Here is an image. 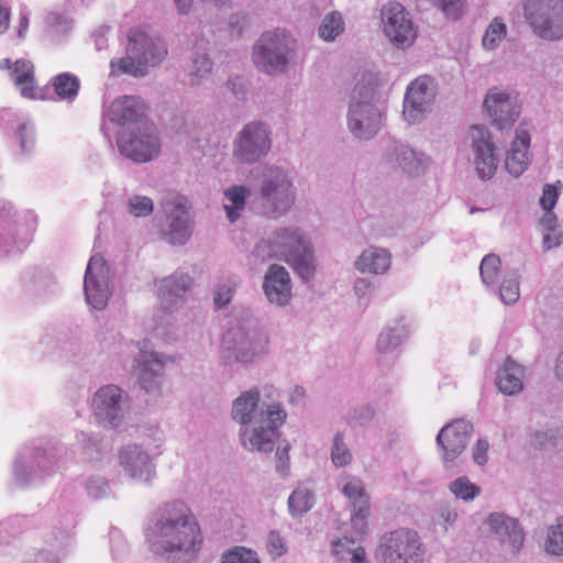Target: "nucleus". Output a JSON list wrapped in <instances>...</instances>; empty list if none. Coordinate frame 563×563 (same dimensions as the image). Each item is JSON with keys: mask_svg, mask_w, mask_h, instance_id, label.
<instances>
[{"mask_svg": "<svg viewBox=\"0 0 563 563\" xmlns=\"http://www.w3.org/2000/svg\"><path fill=\"white\" fill-rule=\"evenodd\" d=\"M343 494L352 501V525L364 533L365 519L369 516V499L360 479H352L343 487Z\"/></svg>", "mask_w": 563, "mask_h": 563, "instance_id": "b1692460", "label": "nucleus"}, {"mask_svg": "<svg viewBox=\"0 0 563 563\" xmlns=\"http://www.w3.org/2000/svg\"><path fill=\"white\" fill-rule=\"evenodd\" d=\"M355 266L362 273L382 274L390 266V255L386 250L371 247L362 253Z\"/></svg>", "mask_w": 563, "mask_h": 563, "instance_id": "cd10ccee", "label": "nucleus"}, {"mask_svg": "<svg viewBox=\"0 0 563 563\" xmlns=\"http://www.w3.org/2000/svg\"><path fill=\"white\" fill-rule=\"evenodd\" d=\"M530 132L526 124H520L516 130L515 139L510 143V147L506 155L505 167L507 172L518 177L530 164Z\"/></svg>", "mask_w": 563, "mask_h": 563, "instance_id": "aec40b11", "label": "nucleus"}, {"mask_svg": "<svg viewBox=\"0 0 563 563\" xmlns=\"http://www.w3.org/2000/svg\"><path fill=\"white\" fill-rule=\"evenodd\" d=\"M380 113L369 101L351 102L349 125L352 133L358 139L373 137L379 128Z\"/></svg>", "mask_w": 563, "mask_h": 563, "instance_id": "6ab92c4d", "label": "nucleus"}, {"mask_svg": "<svg viewBox=\"0 0 563 563\" xmlns=\"http://www.w3.org/2000/svg\"><path fill=\"white\" fill-rule=\"evenodd\" d=\"M464 0H437L438 4L442 9V11L452 19H457L460 16L462 2Z\"/></svg>", "mask_w": 563, "mask_h": 563, "instance_id": "864d4df0", "label": "nucleus"}, {"mask_svg": "<svg viewBox=\"0 0 563 563\" xmlns=\"http://www.w3.org/2000/svg\"><path fill=\"white\" fill-rule=\"evenodd\" d=\"M295 40L283 31L264 33L254 47L255 65L267 74L285 70Z\"/></svg>", "mask_w": 563, "mask_h": 563, "instance_id": "6e6552de", "label": "nucleus"}, {"mask_svg": "<svg viewBox=\"0 0 563 563\" xmlns=\"http://www.w3.org/2000/svg\"><path fill=\"white\" fill-rule=\"evenodd\" d=\"M107 268L102 258L91 257L85 274L84 288L87 302L95 309H103L109 299Z\"/></svg>", "mask_w": 563, "mask_h": 563, "instance_id": "dca6fc26", "label": "nucleus"}, {"mask_svg": "<svg viewBox=\"0 0 563 563\" xmlns=\"http://www.w3.org/2000/svg\"><path fill=\"white\" fill-rule=\"evenodd\" d=\"M264 291L271 302L286 305L290 298L291 287L287 271L279 265H272L264 278Z\"/></svg>", "mask_w": 563, "mask_h": 563, "instance_id": "5701e85b", "label": "nucleus"}, {"mask_svg": "<svg viewBox=\"0 0 563 563\" xmlns=\"http://www.w3.org/2000/svg\"><path fill=\"white\" fill-rule=\"evenodd\" d=\"M260 401V393L252 389L243 393L233 402L232 418L241 424L255 422L249 437L252 450L272 452L275 440L279 437L278 429L284 424L287 413L279 404H271L255 412Z\"/></svg>", "mask_w": 563, "mask_h": 563, "instance_id": "f03ea898", "label": "nucleus"}, {"mask_svg": "<svg viewBox=\"0 0 563 563\" xmlns=\"http://www.w3.org/2000/svg\"><path fill=\"white\" fill-rule=\"evenodd\" d=\"M376 556L382 563H421L424 549L417 531L398 529L380 539Z\"/></svg>", "mask_w": 563, "mask_h": 563, "instance_id": "39448f33", "label": "nucleus"}, {"mask_svg": "<svg viewBox=\"0 0 563 563\" xmlns=\"http://www.w3.org/2000/svg\"><path fill=\"white\" fill-rule=\"evenodd\" d=\"M350 563H369L366 551L362 545H357V548L351 553L347 558Z\"/></svg>", "mask_w": 563, "mask_h": 563, "instance_id": "4d7b16f0", "label": "nucleus"}, {"mask_svg": "<svg viewBox=\"0 0 563 563\" xmlns=\"http://www.w3.org/2000/svg\"><path fill=\"white\" fill-rule=\"evenodd\" d=\"M52 87L59 99L73 101L79 91L80 81L69 73L56 75L51 80Z\"/></svg>", "mask_w": 563, "mask_h": 563, "instance_id": "7c9ffc66", "label": "nucleus"}, {"mask_svg": "<svg viewBox=\"0 0 563 563\" xmlns=\"http://www.w3.org/2000/svg\"><path fill=\"white\" fill-rule=\"evenodd\" d=\"M258 198L261 212L266 217H278L289 210L295 196L287 175L279 168H267L263 174Z\"/></svg>", "mask_w": 563, "mask_h": 563, "instance_id": "0eeeda50", "label": "nucleus"}, {"mask_svg": "<svg viewBox=\"0 0 563 563\" xmlns=\"http://www.w3.org/2000/svg\"><path fill=\"white\" fill-rule=\"evenodd\" d=\"M451 493L465 501L473 500L479 495V487L473 484L466 476H461L450 484Z\"/></svg>", "mask_w": 563, "mask_h": 563, "instance_id": "e433bc0d", "label": "nucleus"}, {"mask_svg": "<svg viewBox=\"0 0 563 563\" xmlns=\"http://www.w3.org/2000/svg\"><path fill=\"white\" fill-rule=\"evenodd\" d=\"M180 13H187L194 0H174Z\"/></svg>", "mask_w": 563, "mask_h": 563, "instance_id": "680f3d73", "label": "nucleus"}, {"mask_svg": "<svg viewBox=\"0 0 563 563\" xmlns=\"http://www.w3.org/2000/svg\"><path fill=\"white\" fill-rule=\"evenodd\" d=\"M212 67L211 60L207 56H200L194 60V71L191 73V82L195 84V78H201L205 74L210 73Z\"/></svg>", "mask_w": 563, "mask_h": 563, "instance_id": "603ef678", "label": "nucleus"}, {"mask_svg": "<svg viewBox=\"0 0 563 563\" xmlns=\"http://www.w3.org/2000/svg\"><path fill=\"white\" fill-rule=\"evenodd\" d=\"M192 285V279L184 274H175L159 282L158 292L164 309L170 310L177 306L183 294Z\"/></svg>", "mask_w": 563, "mask_h": 563, "instance_id": "393cba45", "label": "nucleus"}, {"mask_svg": "<svg viewBox=\"0 0 563 563\" xmlns=\"http://www.w3.org/2000/svg\"><path fill=\"white\" fill-rule=\"evenodd\" d=\"M27 25H29V19L25 15H23L21 18L20 29H19V36L20 37L23 35V32L27 29Z\"/></svg>", "mask_w": 563, "mask_h": 563, "instance_id": "69168bd1", "label": "nucleus"}, {"mask_svg": "<svg viewBox=\"0 0 563 563\" xmlns=\"http://www.w3.org/2000/svg\"><path fill=\"white\" fill-rule=\"evenodd\" d=\"M140 380L142 387L150 391L157 386L156 378L162 374L163 363L156 353L144 355L139 361Z\"/></svg>", "mask_w": 563, "mask_h": 563, "instance_id": "c85d7f7f", "label": "nucleus"}, {"mask_svg": "<svg viewBox=\"0 0 563 563\" xmlns=\"http://www.w3.org/2000/svg\"><path fill=\"white\" fill-rule=\"evenodd\" d=\"M343 20L340 13L332 12L328 14L319 26V35L324 41H333L343 32Z\"/></svg>", "mask_w": 563, "mask_h": 563, "instance_id": "f704fd0d", "label": "nucleus"}, {"mask_svg": "<svg viewBox=\"0 0 563 563\" xmlns=\"http://www.w3.org/2000/svg\"><path fill=\"white\" fill-rule=\"evenodd\" d=\"M238 80H239V79H235V80H231V81L229 82V85H231V86H232V88H231V89H232V91H233L235 95H239V92H240V91L236 89V86H238V82H236V81H238Z\"/></svg>", "mask_w": 563, "mask_h": 563, "instance_id": "774afa93", "label": "nucleus"}, {"mask_svg": "<svg viewBox=\"0 0 563 563\" xmlns=\"http://www.w3.org/2000/svg\"><path fill=\"white\" fill-rule=\"evenodd\" d=\"M499 291L505 303H514L519 298V283L515 279L504 280Z\"/></svg>", "mask_w": 563, "mask_h": 563, "instance_id": "09e8293b", "label": "nucleus"}, {"mask_svg": "<svg viewBox=\"0 0 563 563\" xmlns=\"http://www.w3.org/2000/svg\"><path fill=\"white\" fill-rule=\"evenodd\" d=\"M545 549L554 555L563 554V525L559 523L550 528Z\"/></svg>", "mask_w": 563, "mask_h": 563, "instance_id": "c03bdc74", "label": "nucleus"}, {"mask_svg": "<svg viewBox=\"0 0 563 563\" xmlns=\"http://www.w3.org/2000/svg\"><path fill=\"white\" fill-rule=\"evenodd\" d=\"M120 461L125 471L136 477L148 466L150 457L139 446H128L120 453Z\"/></svg>", "mask_w": 563, "mask_h": 563, "instance_id": "c756f323", "label": "nucleus"}, {"mask_svg": "<svg viewBox=\"0 0 563 563\" xmlns=\"http://www.w3.org/2000/svg\"><path fill=\"white\" fill-rule=\"evenodd\" d=\"M522 11L538 36L551 41L563 37V0H525Z\"/></svg>", "mask_w": 563, "mask_h": 563, "instance_id": "423d86ee", "label": "nucleus"}, {"mask_svg": "<svg viewBox=\"0 0 563 563\" xmlns=\"http://www.w3.org/2000/svg\"><path fill=\"white\" fill-rule=\"evenodd\" d=\"M500 267V258L495 254L486 255L481 263V276L486 285L496 282Z\"/></svg>", "mask_w": 563, "mask_h": 563, "instance_id": "ea45409f", "label": "nucleus"}, {"mask_svg": "<svg viewBox=\"0 0 563 563\" xmlns=\"http://www.w3.org/2000/svg\"><path fill=\"white\" fill-rule=\"evenodd\" d=\"M0 68L11 70L10 75L13 81L14 79H24L34 75V65L27 59H18L12 63L11 59L4 58L0 63Z\"/></svg>", "mask_w": 563, "mask_h": 563, "instance_id": "4c0bfd02", "label": "nucleus"}, {"mask_svg": "<svg viewBox=\"0 0 563 563\" xmlns=\"http://www.w3.org/2000/svg\"><path fill=\"white\" fill-rule=\"evenodd\" d=\"M373 416H374V411L369 407H364L362 409V417H361L362 420H365V421L371 420L373 418Z\"/></svg>", "mask_w": 563, "mask_h": 563, "instance_id": "e2e57ef3", "label": "nucleus"}, {"mask_svg": "<svg viewBox=\"0 0 563 563\" xmlns=\"http://www.w3.org/2000/svg\"><path fill=\"white\" fill-rule=\"evenodd\" d=\"M14 85L20 91L21 96L26 99H38L41 98L40 92L36 87V81L34 75L27 78L14 79Z\"/></svg>", "mask_w": 563, "mask_h": 563, "instance_id": "de8ad7c7", "label": "nucleus"}, {"mask_svg": "<svg viewBox=\"0 0 563 563\" xmlns=\"http://www.w3.org/2000/svg\"><path fill=\"white\" fill-rule=\"evenodd\" d=\"M225 362L236 361L250 363L256 356L263 354L266 342L252 340L242 328L229 331L223 338Z\"/></svg>", "mask_w": 563, "mask_h": 563, "instance_id": "f3484780", "label": "nucleus"}, {"mask_svg": "<svg viewBox=\"0 0 563 563\" xmlns=\"http://www.w3.org/2000/svg\"><path fill=\"white\" fill-rule=\"evenodd\" d=\"M289 445L287 444L285 448L277 450L276 457H277V471L285 476L288 473L289 470Z\"/></svg>", "mask_w": 563, "mask_h": 563, "instance_id": "6e6d98bb", "label": "nucleus"}, {"mask_svg": "<svg viewBox=\"0 0 563 563\" xmlns=\"http://www.w3.org/2000/svg\"><path fill=\"white\" fill-rule=\"evenodd\" d=\"M408 333V329L404 324H396L384 330L378 336L377 350L382 353L390 351L398 346Z\"/></svg>", "mask_w": 563, "mask_h": 563, "instance_id": "473e14b6", "label": "nucleus"}, {"mask_svg": "<svg viewBox=\"0 0 563 563\" xmlns=\"http://www.w3.org/2000/svg\"><path fill=\"white\" fill-rule=\"evenodd\" d=\"M256 251L263 257L284 260L303 279L313 275L311 249L297 230H277L268 241L258 244Z\"/></svg>", "mask_w": 563, "mask_h": 563, "instance_id": "20e7f679", "label": "nucleus"}, {"mask_svg": "<svg viewBox=\"0 0 563 563\" xmlns=\"http://www.w3.org/2000/svg\"><path fill=\"white\" fill-rule=\"evenodd\" d=\"M383 31L393 45L399 48L411 46L418 29L405 7L398 2H389L382 9Z\"/></svg>", "mask_w": 563, "mask_h": 563, "instance_id": "1a4fd4ad", "label": "nucleus"}, {"mask_svg": "<svg viewBox=\"0 0 563 563\" xmlns=\"http://www.w3.org/2000/svg\"><path fill=\"white\" fill-rule=\"evenodd\" d=\"M143 114L144 106L142 102L130 96L115 99L109 108L110 119L119 124L136 122Z\"/></svg>", "mask_w": 563, "mask_h": 563, "instance_id": "a878e982", "label": "nucleus"}, {"mask_svg": "<svg viewBox=\"0 0 563 563\" xmlns=\"http://www.w3.org/2000/svg\"><path fill=\"white\" fill-rule=\"evenodd\" d=\"M487 525L492 532L498 537L500 543L506 547L510 553L516 554L519 552L522 547L525 536L517 520L503 514H492L487 518Z\"/></svg>", "mask_w": 563, "mask_h": 563, "instance_id": "412c9836", "label": "nucleus"}, {"mask_svg": "<svg viewBox=\"0 0 563 563\" xmlns=\"http://www.w3.org/2000/svg\"><path fill=\"white\" fill-rule=\"evenodd\" d=\"M234 292V285H222L220 286L214 295V306L220 309L225 307L232 298V294Z\"/></svg>", "mask_w": 563, "mask_h": 563, "instance_id": "3c124183", "label": "nucleus"}, {"mask_svg": "<svg viewBox=\"0 0 563 563\" xmlns=\"http://www.w3.org/2000/svg\"><path fill=\"white\" fill-rule=\"evenodd\" d=\"M222 563H261L256 553L243 547L235 548L222 555Z\"/></svg>", "mask_w": 563, "mask_h": 563, "instance_id": "a19ab883", "label": "nucleus"}, {"mask_svg": "<svg viewBox=\"0 0 563 563\" xmlns=\"http://www.w3.org/2000/svg\"><path fill=\"white\" fill-rule=\"evenodd\" d=\"M10 24V11L0 3V33H4Z\"/></svg>", "mask_w": 563, "mask_h": 563, "instance_id": "13d9d810", "label": "nucleus"}, {"mask_svg": "<svg viewBox=\"0 0 563 563\" xmlns=\"http://www.w3.org/2000/svg\"><path fill=\"white\" fill-rule=\"evenodd\" d=\"M250 190L244 186H233L224 191L225 198L230 203L224 205L228 218L234 222L239 218V211L245 207V198Z\"/></svg>", "mask_w": 563, "mask_h": 563, "instance_id": "2f4dec72", "label": "nucleus"}, {"mask_svg": "<svg viewBox=\"0 0 563 563\" xmlns=\"http://www.w3.org/2000/svg\"><path fill=\"white\" fill-rule=\"evenodd\" d=\"M150 540L157 552H197L202 543L200 526L191 510L180 501L167 504L155 523Z\"/></svg>", "mask_w": 563, "mask_h": 563, "instance_id": "f257e3e1", "label": "nucleus"}, {"mask_svg": "<svg viewBox=\"0 0 563 563\" xmlns=\"http://www.w3.org/2000/svg\"><path fill=\"white\" fill-rule=\"evenodd\" d=\"M125 53L124 57L111 60L112 76L124 74L134 77L145 76L148 66H155L164 59L167 48L162 40L151 37L141 29H134L128 35Z\"/></svg>", "mask_w": 563, "mask_h": 563, "instance_id": "7ed1b4c3", "label": "nucleus"}, {"mask_svg": "<svg viewBox=\"0 0 563 563\" xmlns=\"http://www.w3.org/2000/svg\"><path fill=\"white\" fill-rule=\"evenodd\" d=\"M363 89H364V96L366 98H372L373 92H374L373 87H363Z\"/></svg>", "mask_w": 563, "mask_h": 563, "instance_id": "338daca9", "label": "nucleus"}, {"mask_svg": "<svg viewBox=\"0 0 563 563\" xmlns=\"http://www.w3.org/2000/svg\"><path fill=\"white\" fill-rule=\"evenodd\" d=\"M488 442L486 440H478L473 448V459L478 465H484L487 462Z\"/></svg>", "mask_w": 563, "mask_h": 563, "instance_id": "5fc2aeb1", "label": "nucleus"}, {"mask_svg": "<svg viewBox=\"0 0 563 563\" xmlns=\"http://www.w3.org/2000/svg\"><path fill=\"white\" fill-rule=\"evenodd\" d=\"M267 551L273 559L283 556L287 552L285 539L278 531H271L266 542Z\"/></svg>", "mask_w": 563, "mask_h": 563, "instance_id": "49530a36", "label": "nucleus"}, {"mask_svg": "<svg viewBox=\"0 0 563 563\" xmlns=\"http://www.w3.org/2000/svg\"><path fill=\"white\" fill-rule=\"evenodd\" d=\"M369 287L371 283L367 279L362 278L355 283L354 289L358 296H364Z\"/></svg>", "mask_w": 563, "mask_h": 563, "instance_id": "bf43d9fd", "label": "nucleus"}, {"mask_svg": "<svg viewBox=\"0 0 563 563\" xmlns=\"http://www.w3.org/2000/svg\"><path fill=\"white\" fill-rule=\"evenodd\" d=\"M484 106L493 119V123L500 130L511 125L520 114L518 93L499 88L489 90Z\"/></svg>", "mask_w": 563, "mask_h": 563, "instance_id": "f8f14e48", "label": "nucleus"}, {"mask_svg": "<svg viewBox=\"0 0 563 563\" xmlns=\"http://www.w3.org/2000/svg\"><path fill=\"white\" fill-rule=\"evenodd\" d=\"M313 504V496L307 489L295 490L288 499L289 511L292 516L306 514Z\"/></svg>", "mask_w": 563, "mask_h": 563, "instance_id": "c9c22d12", "label": "nucleus"}, {"mask_svg": "<svg viewBox=\"0 0 563 563\" xmlns=\"http://www.w3.org/2000/svg\"><path fill=\"white\" fill-rule=\"evenodd\" d=\"M119 147L126 157L135 162H147L157 156L159 142L154 128L150 124H143L129 139L122 136L119 140Z\"/></svg>", "mask_w": 563, "mask_h": 563, "instance_id": "4468645a", "label": "nucleus"}, {"mask_svg": "<svg viewBox=\"0 0 563 563\" xmlns=\"http://www.w3.org/2000/svg\"><path fill=\"white\" fill-rule=\"evenodd\" d=\"M474 164L478 176L489 179L497 170L498 159L495 155V145L490 133L485 126L473 125L470 131Z\"/></svg>", "mask_w": 563, "mask_h": 563, "instance_id": "ddd939ff", "label": "nucleus"}, {"mask_svg": "<svg viewBox=\"0 0 563 563\" xmlns=\"http://www.w3.org/2000/svg\"><path fill=\"white\" fill-rule=\"evenodd\" d=\"M435 91L433 79L429 76L416 78L407 88L402 115L409 123L417 122L430 108Z\"/></svg>", "mask_w": 563, "mask_h": 563, "instance_id": "9b49d317", "label": "nucleus"}, {"mask_svg": "<svg viewBox=\"0 0 563 563\" xmlns=\"http://www.w3.org/2000/svg\"><path fill=\"white\" fill-rule=\"evenodd\" d=\"M543 243H544V246H545L547 249H551V247H553V246H555V245H558V244H559V242H558V241H555V242H554V241H552V239H551V235H550V234H544V236H543Z\"/></svg>", "mask_w": 563, "mask_h": 563, "instance_id": "0e129e2a", "label": "nucleus"}, {"mask_svg": "<svg viewBox=\"0 0 563 563\" xmlns=\"http://www.w3.org/2000/svg\"><path fill=\"white\" fill-rule=\"evenodd\" d=\"M559 191L554 185H545L543 188L542 197L540 199V205L545 211H551L558 200Z\"/></svg>", "mask_w": 563, "mask_h": 563, "instance_id": "8fccbe9b", "label": "nucleus"}, {"mask_svg": "<svg viewBox=\"0 0 563 563\" xmlns=\"http://www.w3.org/2000/svg\"><path fill=\"white\" fill-rule=\"evenodd\" d=\"M153 211L152 199L144 196H134L129 200V212L134 217H146Z\"/></svg>", "mask_w": 563, "mask_h": 563, "instance_id": "a18cd8bd", "label": "nucleus"}, {"mask_svg": "<svg viewBox=\"0 0 563 563\" xmlns=\"http://www.w3.org/2000/svg\"><path fill=\"white\" fill-rule=\"evenodd\" d=\"M163 208L167 213L163 235L170 244H184L191 235L189 205L185 197L170 194L165 199Z\"/></svg>", "mask_w": 563, "mask_h": 563, "instance_id": "9d476101", "label": "nucleus"}, {"mask_svg": "<svg viewBox=\"0 0 563 563\" xmlns=\"http://www.w3.org/2000/svg\"><path fill=\"white\" fill-rule=\"evenodd\" d=\"M356 548L355 540L349 537L331 541V552L341 562L347 561V558Z\"/></svg>", "mask_w": 563, "mask_h": 563, "instance_id": "79ce46f5", "label": "nucleus"}, {"mask_svg": "<svg viewBox=\"0 0 563 563\" xmlns=\"http://www.w3.org/2000/svg\"><path fill=\"white\" fill-rule=\"evenodd\" d=\"M472 429V424L463 419L454 420L441 429L437 442L443 451L444 461H454L461 455L466 448Z\"/></svg>", "mask_w": 563, "mask_h": 563, "instance_id": "a211bd4d", "label": "nucleus"}, {"mask_svg": "<svg viewBox=\"0 0 563 563\" xmlns=\"http://www.w3.org/2000/svg\"><path fill=\"white\" fill-rule=\"evenodd\" d=\"M331 457L335 466H345L352 460V454L343 443V439L340 433L334 437Z\"/></svg>", "mask_w": 563, "mask_h": 563, "instance_id": "37998d69", "label": "nucleus"}, {"mask_svg": "<svg viewBox=\"0 0 563 563\" xmlns=\"http://www.w3.org/2000/svg\"><path fill=\"white\" fill-rule=\"evenodd\" d=\"M507 26L499 18H495L486 29L482 43L486 49H495L506 37Z\"/></svg>", "mask_w": 563, "mask_h": 563, "instance_id": "72a5a7b5", "label": "nucleus"}, {"mask_svg": "<svg viewBox=\"0 0 563 563\" xmlns=\"http://www.w3.org/2000/svg\"><path fill=\"white\" fill-rule=\"evenodd\" d=\"M396 162L409 175H419L421 161L411 148L401 146L400 153L396 155Z\"/></svg>", "mask_w": 563, "mask_h": 563, "instance_id": "58836bf2", "label": "nucleus"}, {"mask_svg": "<svg viewBox=\"0 0 563 563\" xmlns=\"http://www.w3.org/2000/svg\"><path fill=\"white\" fill-rule=\"evenodd\" d=\"M523 368L511 358H507L498 371L496 385L506 395H514L523 388Z\"/></svg>", "mask_w": 563, "mask_h": 563, "instance_id": "bb28decb", "label": "nucleus"}, {"mask_svg": "<svg viewBox=\"0 0 563 563\" xmlns=\"http://www.w3.org/2000/svg\"><path fill=\"white\" fill-rule=\"evenodd\" d=\"M552 438H549L547 433H536L534 435V445L537 448H544L547 444L545 442H551Z\"/></svg>", "mask_w": 563, "mask_h": 563, "instance_id": "052dcab7", "label": "nucleus"}, {"mask_svg": "<svg viewBox=\"0 0 563 563\" xmlns=\"http://www.w3.org/2000/svg\"><path fill=\"white\" fill-rule=\"evenodd\" d=\"M268 133L263 124L250 123L240 134L234 155L242 162L254 163L269 150Z\"/></svg>", "mask_w": 563, "mask_h": 563, "instance_id": "2eb2a0df", "label": "nucleus"}, {"mask_svg": "<svg viewBox=\"0 0 563 563\" xmlns=\"http://www.w3.org/2000/svg\"><path fill=\"white\" fill-rule=\"evenodd\" d=\"M121 389L114 385L100 388L93 397L96 417L111 427L118 426L121 418Z\"/></svg>", "mask_w": 563, "mask_h": 563, "instance_id": "4be33fe9", "label": "nucleus"}]
</instances>
